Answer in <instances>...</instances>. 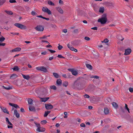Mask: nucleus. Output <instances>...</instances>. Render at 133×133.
Returning a JSON list of instances; mask_svg holds the SVG:
<instances>
[{
  "label": "nucleus",
  "mask_w": 133,
  "mask_h": 133,
  "mask_svg": "<svg viewBox=\"0 0 133 133\" xmlns=\"http://www.w3.org/2000/svg\"><path fill=\"white\" fill-rule=\"evenodd\" d=\"M107 20L106 14H104L102 15V17L99 18L98 20V22H100L101 24H104L106 23Z\"/></svg>",
  "instance_id": "nucleus-1"
},
{
  "label": "nucleus",
  "mask_w": 133,
  "mask_h": 133,
  "mask_svg": "<svg viewBox=\"0 0 133 133\" xmlns=\"http://www.w3.org/2000/svg\"><path fill=\"white\" fill-rule=\"evenodd\" d=\"M36 69L37 70L43 72H48L47 68L43 66L36 67Z\"/></svg>",
  "instance_id": "nucleus-2"
},
{
  "label": "nucleus",
  "mask_w": 133,
  "mask_h": 133,
  "mask_svg": "<svg viewBox=\"0 0 133 133\" xmlns=\"http://www.w3.org/2000/svg\"><path fill=\"white\" fill-rule=\"evenodd\" d=\"M14 25L16 26L21 29H25L26 28L25 26L19 23H16L14 24Z\"/></svg>",
  "instance_id": "nucleus-3"
},
{
  "label": "nucleus",
  "mask_w": 133,
  "mask_h": 133,
  "mask_svg": "<svg viewBox=\"0 0 133 133\" xmlns=\"http://www.w3.org/2000/svg\"><path fill=\"white\" fill-rule=\"evenodd\" d=\"M35 30L38 31H42L44 30V27L41 25H38L35 28Z\"/></svg>",
  "instance_id": "nucleus-4"
},
{
  "label": "nucleus",
  "mask_w": 133,
  "mask_h": 133,
  "mask_svg": "<svg viewBox=\"0 0 133 133\" xmlns=\"http://www.w3.org/2000/svg\"><path fill=\"white\" fill-rule=\"evenodd\" d=\"M42 10L43 11L47 13L49 15H51V11L46 7H43Z\"/></svg>",
  "instance_id": "nucleus-5"
},
{
  "label": "nucleus",
  "mask_w": 133,
  "mask_h": 133,
  "mask_svg": "<svg viewBox=\"0 0 133 133\" xmlns=\"http://www.w3.org/2000/svg\"><path fill=\"white\" fill-rule=\"evenodd\" d=\"M68 70L69 71H71L72 74L76 76L78 74L77 71L73 69H69Z\"/></svg>",
  "instance_id": "nucleus-6"
},
{
  "label": "nucleus",
  "mask_w": 133,
  "mask_h": 133,
  "mask_svg": "<svg viewBox=\"0 0 133 133\" xmlns=\"http://www.w3.org/2000/svg\"><path fill=\"white\" fill-rule=\"evenodd\" d=\"M45 108L47 110L51 109L53 108V106L50 104H45Z\"/></svg>",
  "instance_id": "nucleus-7"
},
{
  "label": "nucleus",
  "mask_w": 133,
  "mask_h": 133,
  "mask_svg": "<svg viewBox=\"0 0 133 133\" xmlns=\"http://www.w3.org/2000/svg\"><path fill=\"white\" fill-rule=\"evenodd\" d=\"M131 50L130 49H128L125 50L124 54L125 55H129L131 52Z\"/></svg>",
  "instance_id": "nucleus-8"
},
{
  "label": "nucleus",
  "mask_w": 133,
  "mask_h": 133,
  "mask_svg": "<svg viewBox=\"0 0 133 133\" xmlns=\"http://www.w3.org/2000/svg\"><path fill=\"white\" fill-rule=\"evenodd\" d=\"M56 9L61 14H62L63 13V11L60 7L58 6L56 7Z\"/></svg>",
  "instance_id": "nucleus-9"
},
{
  "label": "nucleus",
  "mask_w": 133,
  "mask_h": 133,
  "mask_svg": "<svg viewBox=\"0 0 133 133\" xmlns=\"http://www.w3.org/2000/svg\"><path fill=\"white\" fill-rule=\"evenodd\" d=\"M1 108L2 111L8 114H9V112L6 108L4 107H1Z\"/></svg>",
  "instance_id": "nucleus-10"
},
{
  "label": "nucleus",
  "mask_w": 133,
  "mask_h": 133,
  "mask_svg": "<svg viewBox=\"0 0 133 133\" xmlns=\"http://www.w3.org/2000/svg\"><path fill=\"white\" fill-rule=\"evenodd\" d=\"M9 104L11 106L14 107L16 108H19V106L18 105L16 104H14L13 103H9Z\"/></svg>",
  "instance_id": "nucleus-11"
},
{
  "label": "nucleus",
  "mask_w": 133,
  "mask_h": 133,
  "mask_svg": "<svg viewBox=\"0 0 133 133\" xmlns=\"http://www.w3.org/2000/svg\"><path fill=\"white\" fill-rule=\"evenodd\" d=\"M14 114L17 118H18L19 117V114L18 112L17 111V110H15L14 111Z\"/></svg>",
  "instance_id": "nucleus-12"
},
{
  "label": "nucleus",
  "mask_w": 133,
  "mask_h": 133,
  "mask_svg": "<svg viewBox=\"0 0 133 133\" xmlns=\"http://www.w3.org/2000/svg\"><path fill=\"white\" fill-rule=\"evenodd\" d=\"M62 80L60 79H57L56 81V84L57 85L60 86L62 84Z\"/></svg>",
  "instance_id": "nucleus-13"
},
{
  "label": "nucleus",
  "mask_w": 133,
  "mask_h": 133,
  "mask_svg": "<svg viewBox=\"0 0 133 133\" xmlns=\"http://www.w3.org/2000/svg\"><path fill=\"white\" fill-rule=\"evenodd\" d=\"M22 75L23 78L27 80H28L30 78V77L28 75H25L22 74Z\"/></svg>",
  "instance_id": "nucleus-14"
},
{
  "label": "nucleus",
  "mask_w": 133,
  "mask_h": 133,
  "mask_svg": "<svg viewBox=\"0 0 133 133\" xmlns=\"http://www.w3.org/2000/svg\"><path fill=\"white\" fill-rule=\"evenodd\" d=\"M49 98V97L41 98V100L42 102H45Z\"/></svg>",
  "instance_id": "nucleus-15"
},
{
  "label": "nucleus",
  "mask_w": 133,
  "mask_h": 133,
  "mask_svg": "<svg viewBox=\"0 0 133 133\" xmlns=\"http://www.w3.org/2000/svg\"><path fill=\"white\" fill-rule=\"evenodd\" d=\"M29 109L30 111H36L35 108L34 107L29 106Z\"/></svg>",
  "instance_id": "nucleus-16"
},
{
  "label": "nucleus",
  "mask_w": 133,
  "mask_h": 133,
  "mask_svg": "<svg viewBox=\"0 0 133 133\" xmlns=\"http://www.w3.org/2000/svg\"><path fill=\"white\" fill-rule=\"evenodd\" d=\"M109 110L107 108H105L104 109V112L105 114H107L109 113Z\"/></svg>",
  "instance_id": "nucleus-17"
},
{
  "label": "nucleus",
  "mask_w": 133,
  "mask_h": 133,
  "mask_svg": "<svg viewBox=\"0 0 133 133\" xmlns=\"http://www.w3.org/2000/svg\"><path fill=\"white\" fill-rule=\"evenodd\" d=\"M85 65L87 68L90 70H91L92 69V66L86 63Z\"/></svg>",
  "instance_id": "nucleus-18"
},
{
  "label": "nucleus",
  "mask_w": 133,
  "mask_h": 133,
  "mask_svg": "<svg viewBox=\"0 0 133 133\" xmlns=\"http://www.w3.org/2000/svg\"><path fill=\"white\" fill-rule=\"evenodd\" d=\"M112 106L116 109H117L118 107V105L116 102H113L112 103Z\"/></svg>",
  "instance_id": "nucleus-19"
},
{
  "label": "nucleus",
  "mask_w": 133,
  "mask_h": 133,
  "mask_svg": "<svg viewBox=\"0 0 133 133\" xmlns=\"http://www.w3.org/2000/svg\"><path fill=\"white\" fill-rule=\"evenodd\" d=\"M68 85V83L67 81H66L64 82L62 84L63 86L67 87Z\"/></svg>",
  "instance_id": "nucleus-20"
},
{
  "label": "nucleus",
  "mask_w": 133,
  "mask_h": 133,
  "mask_svg": "<svg viewBox=\"0 0 133 133\" xmlns=\"http://www.w3.org/2000/svg\"><path fill=\"white\" fill-rule=\"evenodd\" d=\"M53 75L56 78H58L60 77V76L58 74L56 73H53Z\"/></svg>",
  "instance_id": "nucleus-21"
},
{
  "label": "nucleus",
  "mask_w": 133,
  "mask_h": 133,
  "mask_svg": "<svg viewBox=\"0 0 133 133\" xmlns=\"http://www.w3.org/2000/svg\"><path fill=\"white\" fill-rule=\"evenodd\" d=\"M13 70L15 71H18L20 69L17 66H15L12 69Z\"/></svg>",
  "instance_id": "nucleus-22"
},
{
  "label": "nucleus",
  "mask_w": 133,
  "mask_h": 133,
  "mask_svg": "<svg viewBox=\"0 0 133 133\" xmlns=\"http://www.w3.org/2000/svg\"><path fill=\"white\" fill-rule=\"evenodd\" d=\"M50 112V111H47L45 112V113L44 115V117H46L48 115Z\"/></svg>",
  "instance_id": "nucleus-23"
},
{
  "label": "nucleus",
  "mask_w": 133,
  "mask_h": 133,
  "mask_svg": "<svg viewBox=\"0 0 133 133\" xmlns=\"http://www.w3.org/2000/svg\"><path fill=\"white\" fill-rule=\"evenodd\" d=\"M45 129L44 128H43L42 130H41V128L40 127L38 128L37 129V131L39 132H44L45 131Z\"/></svg>",
  "instance_id": "nucleus-24"
},
{
  "label": "nucleus",
  "mask_w": 133,
  "mask_h": 133,
  "mask_svg": "<svg viewBox=\"0 0 133 133\" xmlns=\"http://www.w3.org/2000/svg\"><path fill=\"white\" fill-rule=\"evenodd\" d=\"M104 11V8L103 7H100L99 8V12L102 13H103Z\"/></svg>",
  "instance_id": "nucleus-25"
},
{
  "label": "nucleus",
  "mask_w": 133,
  "mask_h": 133,
  "mask_svg": "<svg viewBox=\"0 0 133 133\" xmlns=\"http://www.w3.org/2000/svg\"><path fill=\"white\" fill-rule=\"evenodd\" d=\"M17 77V75L15 74H13L10 76V77L11 78H12L14 79L16 78Z\"/></svg>",
  "instance_id": "nucleus-26"
},
{
  "label": "nucleus",
  "mask_w": 133,
  "mask_h": 133,
  "mask_svg": "<svg viewBox=\"0 0 133 133\" xmlns=\"http://www.w3.org/2000/svg\"><path fill=\"white\" fill-rule=\"evenodd\" d=\"M33 100L32 99L29 98L28 99V102L29 104H32Z\"/></svg>",
  "instance_id": "nucleus-27"
},
{
  "label": "nucleus",
  "mask_w": 133,
  "mask_h": 133,
  "mask_svg": "<svg viewBox=\"0 0 133 133\" xmlns=\"http://www.w3.org/2000/svg\"><path fill=\"white\" fill-rule=\"evenodd\" d=\"M5 1L6 0H0V6L2 5Z\"/></svg>",
  "instance_id": "nucleus-28"
},
{
  "label": "nucleus",
  "mask_w": 133,
  "mask_h": 133,
  "mask_svg": "<svg viewBox=\"0 0 133 133\" xmlns=\"http://www.w3.org/2000/svg\"><path fill=\"white\" fill-rule=\"evenodd\" d=\"M48 4L49 5L52 6H54L55 4L52 2L51 1H48Z\"/></svg>",
  "instance_id": "nucleus-29"
},
{
  "label": "nucleus",
  "mask_w": 133,
  "mask_h": 133,
  "mask_svg": "<svg viewBox=\"0 0 133 133\" xmlns=\"http://www.w3.org/2000/svg\"><path fill=\"white\" fill-rule=\"evenodd\" d=\"M14 49L15 52H17L20 51L21 50V49L19 47H17Z\"/></svg>",
  "instance_id": "nucleus-30"
},
{
  "label": "nucleus",
  "mask_w": 133,
  "mask_h": 133,
  "mask_svg": "<svg viewBox=\"0 0 133 133\" xmlns=\"http://www.w3.org/2000/svg\"><path fill=\"white\" fill-rule=\"evenodd\" d=\"M90 77L91 78H95L96 79H98L99 78V77L97 76H90Z\"/></svg>",
  "instance_id": "nucleus-31"
},
{
  "label": "nucleus",
  "mask_w": 133,
  "mask_h": 133,
  "mask_svg": "<svg viewBox=\"0 0 133 133\" xmlns=\"http://www.w3.org/2000/svg\"><path fill=\"white\" fill-rule=\"evenodd\" d=\"M5 11L9 15H11L13 14L12 12L11 11H7V10H5Z\"/></svg>",
  "instance_id": "nucleus-32"
},
{
  "label": "nucleus",
  "mask_w": 133,
  "mask_h": 133,
  "mask_svg": "<svg viewBox=\"0 0 133 133\" xmlns=\"http://www.w3.org/2000/svg\"><path fill=\"white\" fill-rule=\"evenodd\" d=\"M68 47L71 50H72L74 48L73 47L70 45L69 44H68Z\"/></svg>",
  "instance_id": "nucleus-33"
},
{
  "label": "nucleus",
  "mask_w": 133,
  "mask_h": 133,
  "mask_svg": "<svg viewBox=\"0 0 133 133\" xmlns=\"http://www.w3.org/2000/svg\"><path fill=\"white\" fill-rule=\"evenodd\" d=\"M5 38L2 36L0 38V42H3L5 40Z\"/></svg>",
  "instance_id": "nucleus-34"
},
{
  "label": "nucleus",
  "mask_w": 133,
  "mask_h": 133,
  "mask_svg": "<svg viewBox=\"0 0 133 133\" xmlns=\"http://www.w3.org/2000/svg\"><path fill=\"white\" fill-rule=\"evenodd\" d=\"M50 87L51 89H53L54 90L56 89V87L55 85L50 86Z\"/></svg>",
  "instance_id": "nucleus-35"
},
{
  "label": "nucleus",
  "mask_w": 133,
  "mask_h": 133,
  "mask_svg": "<svg viewBox=\"0 0 133 133\" xmlns=\"http://www.w3.org/2000/svg\"><path fill=\"white\" fill-rule=\"evenodd\" d=\"M117 38H118L119 40H121L122 41L124 39V38H122L121 35L118 36Z\"/></svg>",
  "instance_id": "nucleus-36"
},
{
  "label": "nucleus",
  "mask_w": 133,
  "mask_h": 133,
  "mask_svg": "<svg viewBox=\"0 0 133 133\" xmlns=\"http://www.w3.org/2000/svg\"><path fill=\"white\" fill-rule=\"evenodd\" d=\"M125 108L126 109L129 113H130L129 109L128 107V105L126 104H125Z\"/></svg>",
  "instance_id": "nucleus-37"
},
{
  "label": "nucleus",
  "mask_w": 133,
  "mask_h": 133,
  "mask_svg": "<svg viewBox=\"0 0 133 133\" xmlns=\"http://www.w3.org/2000/svg\"><path fill=\"white\" fill-rule=\"evenodd\" d=\"M47 123V121L46 120H43L41 121V123L42 124H46Z\"/></svg>",
  "instance_id": "nucleus-38"
},
{
  "label": "nucleus",
  "mask_w": 133,
  "mask_h": 133,
  "mask_svg": "<svg viewBox=\"0 0 133 133\" xmlns=\"http://www.w3.org/2000/svg\"><path fill=\"white\" fill-rule=\"evenodd\" d=\"M57 57L58 58H65V57H64L62 56V55H58Z\"/></svg>",
  "instance_id": "nucleus-39"
},
{
  "label": "nucleus",
  "mask_w": 133,
  "mask_h": 133,
  "mask_svg": "<svg viewBox=\"0 0 133 133\" xmlns=\"http://www.w3.org/2000/svg\"><path fill=\"white\" fill-rule=\"evenodd\" d=\"M31 14L33 15H37V13L34 11H32L31 12Z\"/></svg>",
  "instance_id": "nucleus-40"
},
{
  "label": "nucleus",
  "mask_w": 133,
  "mask_h": 133,
  "mask_svg": "<svg viewBox=\"0 0 133 133\" xmlns=\"http://www.w3.org/2000/svg\"><path fill=\"white\" fill-rule=\"evenodd\" d=\"M58 45L59 46H58V50H61L63 48V46L62 45H60L59 44H58Z\"/></svg>",
  "instance_id": "nucleus-41"
},
{
  "label": "nucleus",
  "mask_w": 133,
  "mask_h": 133,
  "mask_svg": "<svg viewBox=\"0 0 133 133\" xmlns=\"http://www.w3.org/2000/svg\"><path fill=\"white\" fill-rule=\"evenodd\" d=\"M67 78H71L72 77V75L70 74H68L67 75Z\"/></svg>",
  "instance_id": "nucleus-42"
},
{
  "label": "nucleus",
  "mask_w": 133,
  "mask_h": 133,
  "mask_svg": "<svg viewBox=\"0 0 133 133\" xmlns=\"http://www.w3.org/2000/svg\"><path fill=\"white\" fill-rule=\"evenodd\" d=\"M108 42V40L107 39H105L103 41H102V43H107Z\"/></svg>",
  "instance_id": "nucleus-43"
},
{
  "label": "nucleus",
  "mask_w": 133,
  "mask_h": 133,
  "mask_svg": "<svg viewBox=\"0 0 133 133\" xmlns=\"http://www.w3.org/2000/svg\"><path fill=\"white\" fill-rule=\"evenodd\" d=\"M84 97L85 98H89L90 97V96L87 94H85L84 95Z\"/></svg>",
  "instance_id": "nucleus-44"
},
{
  "label": "nucleus",
  "mask_w": 133,
  "mask_h": 133,
  "mask_svg": "<svg viewBox=\"0 0 133 133\" xmlns=\"http://www.w3.org/2000/svg\"><path fill=\"white\" fill-rule=\"evenodd\" d=\"M48 50L51 53H54L56 52L55 51L51 49H48Z\"/></svg>",
  "instance_id": "nucleus-45"
},
{
  "label": "nucleus",
  "mask_w": 133,
  "mask_h": 133,
  "mask_svg": "<svg viewBox=\"0 0 133 133\" xmlns=\"http://www.w3.org/2000/svg\"><path fill=\"white\" fill-rule=\"evenodd\" d=\"M129 91L131 92H133V88H129Z\"/></svg>",
  "instance_id": "nucleus-46"
},
{
  "label": "nucleus",
  "mask_w": 133,
  "mask_h": 133,
  "mask_svg": "<svg viewBox=\"0 0 133 133\" xmlns=\"http://www.w3.org/2000/svg\"><path fill=\"white\" fill-rule=\"evenodd\" d=\"M78 29H76L74 30L73 31L75 33H78Z\"/></svg>",
  "instance_id": "nucleus-47"
},
{
  "label": "nucleus",
  "mask_w": 133,
  "mask_h": 133,
  "mask_svg": "<svg viewBox=\"0 0 133 133\" xmlns=\"http://www.w3.org/2000/svg\"><path fill=\"white\" fill-rule=\"evenodd\" d=\"M84 39L87 41H89L90 39V38L88 37H85Z\"/></svg>",
  "instance_id": "nucleus-48"
},
{
  "label": "nucleus",
  "mask_w": 133,
  "mask_h": 133,
  "mask_svg": "<svg viewBox=\"0 0 133 133\" xmlns=\"http://www.w3.org/2000/svg\"><path fill=\"white\" fill-rule=\"evenodd\" d=\"M35 124H36V126L38 127V128L39 127H40V124L39 123H36V122H34Z\"/></svg>",
  "instance_id": "nucleus-49"
},
{
  "label": "nucleus",
  "mask_w": 133,
  "mask_h": 133,
  "mask_svg": "<svg viewBox=\"0 0 133 133\" xmlns=\"http://www.w3.org/2000/svg\"><path fill=\"white\" fill-rule=\"evenodd\" d=\"M9 2L11 3H14L16 2L15 0H9Z\"/></svg>",
  "instance_id": "nucleus-50"
},
{
  "label": "nucleus",
  "mask_w": 133,
  "mask_h": 133,
  "mask_svg": "<svg viewBox=\"0 0 133 133\" xmlns=\"http://www.w3.org/2000/svg\"><path fill=\"white\" fill-rule=\"evenodd\" d=\"M80 126L81 127H85V125L83 123H81L80 124Z\"/></svg>",
  "instance_id": "nucleus-51"
},
{
  "label": "nucleus",
  "mask_w": 133,
  "mask_h": 133,
  "mask_svg": "<svg viewBox=\"0 0 133 133\" xmlns=\"http://www.w3.org/2000/svg\"><path fill=\"white\" fill-rule=\"evenodd\" d=\"M11 34H12L14 35H18L19 34L18 33H14V32H11Z\"/></svg>",
  "instance_id": "nucleus-52"
},
{
  "label": "nucleus",
  "mask_w": 133,
  "mask_h": 133,
  "mask_svg": "<svg viewBox=\"0 0 133 133\" xmlns=\"http://www.w3.org/2000/svg\"><path fill=\"white\" fill-rule=\"evenodd\" d=\"M91 29L94 30H97V28L96 27H95L91 28Z\"/></svg>",
  "instance_id": "nucleus-53"
},
{
  "label": "nucleus",
  "mask_w": 133,
  "mask_h": 133,
  "mask_svg": "<svg viewBox=\"0 0 133 133\" xmlns=\"http://www.w3.org/2000/svg\"><path fill=\"white\" fill-rule=\"evenodd\" d=\"M62 76L65 78H67V75L65 74H63Z\"/></svg>",
  "instance_id": "nucleus-54"
},
{
  "label": "nucleus",
  "mask_w": 133,
  "mask_h": 133,
  "mask_svg": "<svg viewBox=\"0 0 133 133\" xmlns=\"http://www.w3.org/2000/svg\"><path fill=\"white\" fill-rule=\"evenodd\" d=\"M47 52L46 51H44V52H42L41 54L42 55H45L46 54Z\"/></svg>",
  "instance_id": "nucleus-55"
},
{
  "label": "nucleus",
  "mask_w": 133,
  "mask_h": 133,
  "mask_svg": "<svg viewBox=\"0 0 133 133\" xmlns=\"http://www.w3.org/2000/svg\"><path fill=\"white\" fill-rule=\"evenodd\" d=\"M21 110V111L22 112H24V109L22 108H21V110Z\"/></svg>",
  "instance_id": "nucleus-56"
},
{
  "label": "nucleus",
  "mask_w": 133,
  "mask_h": 133,
  "mask_svg": "<svg viewBox=\"0 0 133 133\" xmlns=\"http://www.w3.org/2000/svg\"><path fill=\"white\" fill-rule=\"evenodd\" d=\"M67 31V29H64L63 30V32L65 33H66Z\"/></svg>",
  "instance_id": "nucleus-57"
},
{
  "label": "nucleus",
  "mask_w": 133,
  "mask_h": 133,
  "mask_svg": "<svg viewBox=\"0 0 133 133\" xmlns=\"http://www.w3.org/2000/svg\"><path fill=\"white\" fill-rule=\"evenodd\" d=\"M59 2L61 4H63V2L61 0H59Z\"/></svg>",
  "instance_id": "nucleus-58"
},
{
  "label": "nucleus",
  "mask_w": 133,
  "mask_h": 133,
  "mask_svg": "<svg viewBox=\"0 0 133 133\" xmlns=\"http://www.w3.org/2000/svg\"><path fill=\"white\" fill-rule=\"evenodd\" d=\"M47 36H44L42 37H41L40 38V39H45L47 37Z\"/></svg>",
  "instance_id": "nucleus-59"
},
{
  "label": "nucleus",
  "mask_w": 133,
  "mask_h": 133,
  "mask_svg": "<svg viewBox=\"0 0 133 133\" xmlns=\"http://www.w3.org/2000/svg\"><path fill=\"white\" fill-rule=\"evenodd\" d=\"M5 44V43H0V46H4Z\"/></svg>",
  "instance_id": "nucleus-60"
},
{
  "label": "nucleus",
  "mask_w": 133,
  "mask_h": 133,
  "mask_svg": "<svg viewBox=\"0 0 133 133\" xmlns=\"http://www.w3.org/2000/svg\"><path fill=\"white\" fill-rule=\"evenodd\" d=\"M76 120L78 122H81V119H79V118H77L76 119Z\"/></svg>",
  "instance_id": "nucleus-61"
},
{
  "label": "nucleus",
  "mask_w": 133,
  "mask_h": 133,
  "mask_svg": "<svg viewBox=\"0 0 133 133\" xmlns=\"http://www.w3.org/2000/svg\"><path fill=\"white\" fill-rule=\"evenodd\" d=\"M72 51H73L75 52H77V49H76L74 48L72 50Z\"/></svg>",
  "instance_id": "nucleus-62"
},
{
  "label": "nucleus",
  "mask_w": 133,
  "mask_h": 133,
  "mask_svg": "<svg viewBox=\"0 0 133 133\" xmlns=\"http://www.w3.org/2000/svg\"><path fill=\"white\" fill-rule=\"evenodd\" d=\"M60 125V124L59 123H56L55 125V126L57 127H58Z\"/></svg>",
  "instance_id": "nucleus-63"
},
{
  "label": "nucleus",
  "mask_w": 133,
  "mask_h": 133,
  "mask_svg": "<svg viewBox=\"0 0 133 133\" xmlns=\"http://www.w3.org/2000/svg\"><path fill=\"white\" fill-rule=\"evenodd\" d=\"M53 58H54V57L53 56L50 57H49V60L50 61H51V60H52V59H53Z\"/></svg>",
  "instance_id": "nucleus-64"
}]
</instances>
